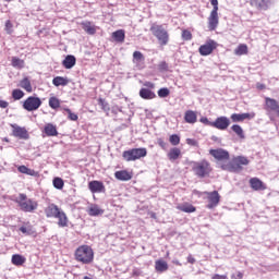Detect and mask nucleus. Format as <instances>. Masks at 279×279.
<instances>
[{"mask_svg": "<svg viewBox=\"0 0 279 279\" xmlns=\"http://www.w3.org/2000/svg\"><path fill=\"white\" fill-rule=\"evenodd\" d=\"M77 63V59L73 54H68L64 60L62 61V66L64 69H73L75 64Z\"/></svg>", "mask_w": 279, "mask_h": 279, "instance_id": "obj_20", "label": "nucleus"}, {"mask_svg": "<svg viewBox=\"0 0 279 279\" xmlns=\"http://www.w3.org/2000/svg\"><path fill=\"white\" fill-rule=\"evenodd\" d=\"M211 128H216V130H228L230 128V119L226 116L218 117L211 124Z\"/></svg>", "mask_w": 279, "mask_h": 279, "instance_id": "obj_13", "label": "nucleus"}, {"mask_svg": "<svg viewBox=\"0 0 279 279\" xmlns=\"http://www.w3.org/2000/svg\"><path fill=\"white\" fill-rule=\"evenodd\" d=\"M174 265H180V262H174Z\"/></svg>", "mask_w": 279, "mask_h": 279, "instance_id": "obj_60", "label": "nucleus"}, {"mask_svg": "<svg viewBox=\"0 0 279 279\" xmlns=\"http://www.w3.org/2000/svg\"><path fill=\"white\" fill-rule=\"evenodd\" d=\"M171 145H180V135L178 134H172L169 138Z\"/></svg>", "mask_w": 279, "mask_h": 279, "instance_id": "obj_46", "label": "nucleus"}, {"mask_svg": "<svg viewBox=\"0 0 279 279\" xmlns=\"http://www.w3.org/2000/svg\"><path fill=\"white\" fill-rule=\"evenodd\" d=\"M265 110H267V112L269 114H276L277 117H279V104L277 102L276 99L266 97L265 98Z\"/></svg>", "mask_w": 279, "mask_h": 279, "instance_id": "obj_12", "label": "nucleus"}, {"mask_svg": "<svg viewBox=\"0 0 279 279\" xmlns=\"http://www.w3.org/2000/svg\"><path fill=\"white\" fill-rule=\"evenodd\" d=\"M11 64L14 69H25V61L17 57H12Z\"/></svg>", "mask_w": 279, "mask_h": 279, "instance_id": "obj_30", "label": "nucleus"}, {"mask_svg": "<svg viewBox=\"0 0 279 279\" xmlns=\"http://www.w3.org/2000/svg\"><path fill=\"white\" fill-rule=\"evenodd\" d=\"M231 279H243V272L239 271L236 276L232 275Z\"/></svg>", "mask_w": 279, "mask_h": 279, "instance_id": "obj_55", "label": "nucleus"}, {"mask_svg": "<svg viewBox=\"0 0 279 279\" xmlns=\"http://www.w3.org/2000/svg\"><path fill=\"white\" fill-rule=\"evenodd\" d=\"M185 123H197V114L193 110H187L184 116Z\"/></svg>", "mask_w": 279, "mask_h": 279, "instance_id": "obj_28", "label": "nucleus"}, {"mask_svg": "<svg viewBox=\"0 0 279 279\" xmlns=\"http://www.w3.org/2000/svg\"><path fill=\"white\" fill-rule=\"evenodd\" d=\"M63 110H64V112L68 113V119H69L70 121H77V119H80V117L77 116V113H73V111H71L70 108H64Z\"/></svg>", "mask_w": 279, "mask_h": 279, "instance_id": "obj_42", "label": "nucleus"}, {"mask_svg": "<svg viewBox=\"0 0 279 279\" xmlns=\"http://www.w3.org/2000/svg\"><path fill=\"white\" fill-rule=\"evenodd\" d=\"M99 215H104V209L99 208V206L94 205L88 210L89 217H99Z\"/></svg>", "mask_w": 279, "mask_h": 279, "instance_id": "obj_32", "label": "nucleus"}, {"mask_svg": "<svg viewBox=\"0 0 279 279\" xmlns=\"http://www.w3.org/2000/svg\"><path fill=\"white\" fill-rule=\"evenodd\" d=\"M14 27V25L12 24V22L10 20H8L5 22V32L7 34H12V32H14L12 28Z\"/></svg>", "mask_w": 279, "mask_h": 279, "instance_id": "obj_48", "label": "nucleus"}, {"mask_svg": "<svg viewBox=\"0 0 279 279\" xmlns=\"http://www.w3.org/2000/svg\"><path fill=\"white\" fill-rule=\"evenodd\" d=\"M23 213H34L38 208V203L32 198H27L26 194H19L15 201Z\"/></svg>", "mask_w": 279, "mask_h": 279, "instance_id": "obj_5", "label": "nucleus"}, {"mask_svg": "<svg viewBox=\"0 0 279 279\" xmlns=\"http://www.w3.org/2000/svg\"><path fill=\"white\" fill-rule=\"evenodd\" d=\"M98 106H100V108H101V110H104V112H110V104H108V101H106V99L99 98Z\"/></svg>", "mask_w": 279, "mask_h": 279, "instance_id": "obj_39", "label": "nucleus"}, {"mask_svg": "<svg viewBox=\"0 0 279 279\" xmlns=\"http://www.w3.org/2000/svg\"><path fill=\"white\" fill-rule=\"evenodd\" d=\"M25 97V92L22 89H13L12 90V98L14 101H20V99H23Z\"/></svg>", "mask_w": 279, "mask_h": 279, "instance_id": "obj_36", "label": "nucleus"}, {"mask_svg": "<svg viewBox=\"0 0 279 279\" xmlns=\"http://www.w3.org/2000/svg\"><path fill=\"white\" fill-rule=\"evenodd\" d=\"M111 112H112L113 114H119V112H123V109H122L121 107H119V106H113V107L111 108Z\"/></svg>", "mask_w": 279, "mask_h": 279, "instance_id": "obj_50", "label": "nucleus"}, {"mask_svg": "<svg viewBox=\"0 0 279 279\" xmlns=\"http://www.w3.org/2000/svg\"><path fill=\"white\" fill-rule=\"evenodd\" d=\"M235 56H245L247 54V45L241 44L240 46L236 47L234 50Z\"/></svg>", "mask_w": 279, "mask_h": 279, "instance_id": "obj_37", "label": "nucleus"}, {"mask_svg": "<svg viewBox=\"0 0 279 279\" xmlns=\"http://www.w3.org/2000/svg\"><path fill=\"white\" fill-rule=\"evenodd\" d=\"M20 86L21 88H23L24 90H26V93H32L34 89L32 87V82L29 81L28 77H24L21 82H20Z\"/></svg>", "mask_w": 279, "mask_h": 279, "instance_id": "obj_29", "label": "nucleus"}, {"mask_svg": "<svg viewBox=\"0 0 279 279\" xmlns=\"http://www.w3.org/2000/svg\"><path fill=\"white\" fill-rule=\"evenodd\" d=\"M215 49H217V43H215V40H209L205 45H202L198 51L201 56H210Z\"/></svg>", "mask_w": 279, "mask_h": 279, "instance_id": "obj_14", "label": "nucleus"}, {"mask_svg": "<svg viewBox=\"0 0 279 279\" xmlns=\"http://www.w3.org/2000/svg\"><path fill=\"white\" fill-rule=\"evenodd\" d=\"M52 184H53L54 189H57L58 191H62L64 189V180H62V178H60V177H56L52 180Z\"/></svg>", "mask_w": 279, "mask_h": 279, "instance_id": "obj_35", "label": "nucleus"}, {"mask_svg": "<svg viewBox=\"0 0 279 279\" xmlns=\"http://www.w3.org/2000/svg\"><path fill=\"white\" fill-rule=\"evenodd\" d=\"M210 4L214 9L208 17V28L213 32L217 29V25H219V0H210Z\"/></svg>", "mask_w": 279, "mask_h": 279, "instance_id": "obj_8", "label": "nucleus"}, {"mask_svg": "<svg viewBox=\"0 0 279 279\" xmlns=\"http://www.w3.org/2000/svg\"><path fill=\"white\" fill-rule=\"evenodd\" d=\"M209 154L218 162H223L226 160H230V153L223 148L210 149Z\"/></svg>", "mask_w": 279, "mask_h": 279, "instance_id": "obj_10", "label": "nucleus"}, {"mask_svg": "<svg viewBox=\"0 0 279 279\" xmlns=\"http://www.w3.org/2000/svg\"><path fill=\"white\" fill-rule=\"evenodd\" d=\"M147 156V148H132L129 150H124L122 157L126 162H132L134 160H141V158H145Z\"/></svg>", "mask_w": 279, "mask_h": 279, "instance_id": "obj_6", "label": "nucleus"}, {"mask_svg": "<svg viewBox=\"0 0 279 279\" xmlns=\"http://www.w3.org/2000/svg\"><path fill=\"white\" fill-rule=\"evenodd\" d=\"M4 1H7V3H10V1H12V0H4Z\"/></svg>", "mask_w": 279, "mask_h": 279, "instance_id": "obj_61", "label": "nucleus"}, {"mask_svg": "<svg viewBox=\"0 0 279 279\" xmlns=\"http://www.w3.org/2000/svg\"><path fill=\"white\" fill-rule=\"evenodd\" d=\"M187 263H190L191 265H194L195 264V259L193 258V256H189L187 257Z\"/></svg>", "mask_w": 279, "mask_h": 279, "instance_id": "obj_57", "label": "nucleus"}, {"mask_svg": "<svg viewBox=\"0 0 279 279\" xmlns=\"http://www.w3.org/2000/svg\"><path fill=\"white\" fill-rule=\"evenodd\" d=\"M140 97L142 99H156V93H154L151 89L149 88H142L140 90Z\"/></svg>", "mask_w": 279, "mask_h": 279, "instance_id": "obj_25", "label": "nucleus"}, {"mask_svg": "<svg viewBox=\"0 0 279 279\" xmlns=\"http://www.w3.org/2000/svg\"><path fill=\"white\" fill-rule=\"evenodd\" d=\"M150 32L154 36L157 37L159 45L165 46L169 43V32H167V28H165V26L154 24L150 27Z\"/></svg>", "mask_w": 279, "mask_h": 279, "instance_id": "obj_7", "label": "nucleus"}, {"mask_svg": "<svg viewBox=\"0 0 279 279\" xmlns=\"http://www.w3.org/2000/svg\"><path fill=\"white\" fill-rule=\"evenodd\" d=\"M170 93H171V92L169 90V88L162 87V88H160V89L157 92V95H158V97H160L161 99H165V97H169Z\"/></svg>", "mask_w": 279, "mask_h": 279, "instance_id": "obj_43", "label": "nucleus"}, {"mask_svg": "<svg viewBox=\"0 0 279 279\" xmlns=\"http://www.w3.org/2000/svg\"><path fill=\"white\" fill-rule=\"evenodd\" d=\"M155 269L158 274H165V271L169 270V264L162 259H158L155 262Z\"/></svg>", "mask_w": 279, "mask_h": 279, "instance_id": "obj_21", "label": "nucleus"}, {"mask_svg": "<svg viewBox=\"0 0 279 279\" xmlns=\"http://www.w3.org/2000/svg\"><path fill=\"white\" fill-rule=\"evenodd\" d=\"M74 258L82 265H90L95 260V252L89 245H81L75 250Z\"/></svg>", "mask_w": 279, "mask_h": 279, "instance_id": "obj_3", "label": "nucleus"}, {"mask_svg": "<svg viewBox=\"0 0 279 279\" xmlns=\"http://www.w3.org/2000/svg\"><path fill=\"white\" fill-rule=\"evenodd\" d=\"M169 64H167L165 61L159 63V71H168Z\"/></svg>", "mask_w": 279, "mask_h": 279, "instance_id": "obj_51", "label": "nucleus"}, {"mask_svg": "<svg viewBox=\"0 0 279 279\" xmlns=\"http://www.w3.org/2000/svg\"><path fill=\"white\" fill-rule=\"evenodd\" d=\"M44 132L46 136H58V129L51 123L45 125Z\"/></svg>", "mask_w": 279, "mask_h": 279, "instance_id": "obj_26", "label": "nucleus"}, {"mask_svg": "<svg viewBox=\"0 0 279 279\" xmlns=\"http://www.w3.org/2000/svg\"><path fill=\"white\" fill-rule=\"evenodd\" d=\"M157 143H158L159 147H161V149H167V147L169 146V144L167 142H165L162 138H158Z\"/></svg>", "mask_w": 279, "mask_h": 279, "instance_id": "obj_49", "label": "nucleus"}, {"mask_svg": "<svg viewBox=\"0 0 279 279\" xmlns=\"http://www.w3.org/2000/svg\"><path fill=\"white\" fill-rule=\"evenodd\" d=\"M245 119H254V113H233L231 116L233 123H241V121H245Z\"/></svg>", "mask_w": 279, "mask_h": 279, "instance_id": "obj_18", "label": "nucleus"}, {"mask_svg": "<svg viewBox=\"0 0 279 279\" xmlns=\"http://www.w3.org/2000/svg\"><path fill=\"white\" fill-rule=\"evenodd\" d=\"M112 38L116 43H125V31L119 29L113 32Z\"/></svg>", "mask_w": 279, "mask_h": 279, "instance_id": "obj_27", "label": "nucleus"}, {"mask_svg": "<svg viewBox=\"0 0 279 279\" xmlns=\"http://www.w3.org/2000/svg\"><path fill=\"white\" fill-rule=\"evenodd\" d=\"M192 171L196 178H208L213 171V168L210 167V162L206 159H203L201 161H193L192 162Z\"/></svg>", "mask_w": 279, "mask_h": 279, "instance_id": "obj_4", "label": "nucleus"}, {"mask_svg": "<svg viewBox=\"0 0 279 279\" xmlns=\"http://www.w3.org/2000/svg\"><path fill=\"white\" fill-rule=\"evenodd\" d=\"M83 279H93V278H90V277H88V276H85V277H83Z\"/></svg>", "mask_w": 279, "mask_h": 279, "instance_id": "obj_59", "label": "nucleus"}, {"mask_svg": "<svg viewBox=\"0 0 279 279\" xmlns=\"http://www.w3.org/2000/svg\"><path fill=\"white\" fill-rule=\"evenodd\" d=\"M84 32H86V34H88L89 36H95V34H97V28H95V25H93L90 22L86 21L81 23Z\"/></svg>", "mask_w": 279, "mask_h": 279, "instance_id": "obj_23", "label": "nucleus"}, {"mask_svg": "<svg viewBox=\"0 0 279 279\" xmlns=\"http://www.w3.org/2000/svg\"><path fill=\"white\" fill-rule=\"evenodd\" d=\"M181 213H195L196 208L195 206L191 204H184L178 207Z\"/></svg>", "mask_w": 279, "mask_h": 279, "instance_id": "obj_38", "label": "nucleus"}, {"mask_svg": "<svg viewBox=\"0 0 279 279\" xmlns=\"http://www.w3.org/2000/svg\"><path fill=\"white\" fill-rule=\"evenodd\" d=\"M45 215L48 219H58L59 228H66V226H69V218L66 217V214L59 209L56 204L48 205L45 209Z\"/></svg>", "mask_w": 279, "mask_h": 279, "instance_id": "obj_2", "label": "nucleus"}, {"mask_svg": "<svg viewBox=\"0 0 279 279\" xmlns=\"http://www.w3.org/2000/svg\"><path fill=\"white\" fill-rule=\"evenodd\" d=\"M231 130L240 137V138H245V135L243 134V128L239 124H233L231 126Z\"/></svg>", "mask_w": 279, "mask_h": 279, "instance_id": "obj_40", "label": "nucleus"}, {"mask_svg": "<svg viewBox=\"0 0 279 279\" xmlns=\"http://www.w3.org/2000/svg\"><path fill=\"white\" fill-rule=\"evenodd\" d=\"M20 232H22V234H25L26 236H29L34 233V231H32V226L29 225L27 227L25 226L20 227Z\"/></svg>", "mask_w": 279, "mask_h": 279, "instance_id": "obj_44", "label": "nucleus"}, {"mask_svg": "<svg viewBox=\"0 0 279 279\" xmlns=\"http://www.w3.org/2000/svg\"><path fill=\"white\" fill-rule=\"evenodd\" d=\"M182 39L183 40H192L193 39V34H191L190 31L184 29L182 32Z\"/></svg>", "mask_w": 279, "mask_h": 279, "instance_id": "obj_47", "label": "nucleus"}, {"mask_svg": "<svg viewBox=\"0 0 279 279\" xmlns=\"http://www.w3.org/2000/svg\"><path fill=\"white\" fill-rule=\"evenodd\" d=\"M250 184L253 191H265V189H267V185H265V183L258 178L250 179Z\"/></svg>", "mask_w": 279, "mask_h": 279, "instance_id": "obj_17", "label": "nucleus"}, {"mask_svg": "<svg viewBox=\"0 0 279 279\" xmlns=\"http://www.w3.org/2000/svg\"><path fill=\"white\" fill-rule=\"evenodd\" d=\"M13 136H15V138L22 140V141L29 140V133L27 132V129L19 126V125H13Z\"/></svg>", "mask_w": 279, "mask_h": 279, "instance_id": "obj_15", "label": "nucleus"}, {"mask_svg": "<svg viewBox=\"0 0 279 279\" xmlns=\"http://www.w3.org/2000/svg\"><path fill=\"white\" fill-rule=\"evenodd\" d=\"M48 106L52 110H58V108H60V100L58 99V97L52 96V97L49 98Z\"/></svg>", "mask_w": 279, "mask_h": 279, "instance_id": "obj_34", "label": "nucleus"}, {"mask_svg": "<svg viewBox=\"0 0 279 279\" xmlns=\"http://www.w3.org/2000/svg\"><path fill=\"white\" fill-rule=\"evenodd\" d=\"M145 86H148V88H154V83H146Z\"/></svg>", "mask_w": 279, "mask_h": 279, "instance_id": "obj_58", "label": "nucleus"}, {"mask_svg": "<svg viewBox=\"0 0 279 279\" xmlns=\"http://www.w3.org/2000/svg\"><path fill=\"white\" fill-rule=\"evenodd\" d=\"M43 106V100L37 96H29L24 100L22 108L27 112H34L38 110Z\"/></svg>", "mask_w": 279, "mask_h": 279, "instance_id": "obj_9", "label": "nucleus"}, {"mask_svg": "<svg viewBox=\"0 0 279 279\" xmlns=\"http://www.w3.org/2000/svg\"><path fill=\"white\" fill-rule=\"evenodd\" d=\"M180 154H182L180 148L178 147L171 148L170 151L168 153V158L169 160H178V158H180Z\"/></svg>", "mask_w": 279, "mask_h": 279, "instance_id": "obj_33", "label": "nucleus"}, {"mask_svg": "<svg viewBox=\"0 0 279 279\" xmlns=\"http://www.w3.org/2000/svg\"><path fill=\"white\" fill-rule=\"evenodd\" d=\"M90 193H106V185L101 181H90L88 183Z\"/></svg>", "mask_w": 279, "mask_h": 279, "instance_id": "obj_16", "label": "nucleus"}, {"mask_svg": "<svg viewBox=\"0 0 279 279\" xmlns=\"http://www.w3.org/2000/svg\"><path fill=\"white\" fill-rule=\"evenodd\" d=\"M17 171L20 173H24L25 175H34V170L27 168V166H20Z\"/></svg>", "mask_w": 279, "mask_h": 279, "instance_id": "obj_41", "label": "nucleus"}, {"mask_svg": "<svg viewBox=\"0 0 279 279\" xmlns=\"http://www.w3.org/2000/svg\"><path fill=\"white\" fill-rule=\"evenodd\" d=\"M8 106H10V102L5 100H0V108H8Z\"/></svg>", "mask_w": 279, "mask_h": 279, "instance_id": "obj_54", "label": "nucleus"}, {"mask_svg": "<svg viewBox=\"0 0 279 279\" xmlns=\"http://www.w3.org/2000/svg\"><path fill=\"white\" fill-rule=\"evenodd\" d=\"M271 0H251V5L257 8V10H267Z\"/></svg>", "mask_w": 279, "mask_h": 279, "instance_id": "obj_19", "label": "nucleus"}, {"mask_svg": "<svg viewBox=\"0 0 279 279\" xmlns=\"http://www.w3.org/2000/svg\"><path fill=\"white\" fill-rule=\"evenodd\" d=\"M187 145H191L192 147H197V141L193 138L186 140Z\"/></svg>", "mask_w": 279, "mask_h": 279, "instance_id": "obj_53", "label": "nucleus"}, {"mask_svg": "<svg viewBox=\"0 0 279 279\" xmlns=\"http://www.w3.org/2000/svg\"><path fill=\"white\" fill-rule=\"evenodd\" d=\"M206 194L208 199L206 208H208L209 210H213V208H217V206H219V202H221V196L219 195V192H206Z\"/></svg>", "mask_w": 279, "mask_h": 279, "instance_id": "obj_11", "label": "nucleus"}, {"mask_svg": "<svg viewBox=\"0 0 279 279\" xmlns=\"http://www.w3.org/2000/svg\"><path fill=\"white\" fill-rule=\"evenodd\" d=\"M256 87L258 90H265V84L257 83Z\"/></svg>", "mask_w": 279, "mask_h": 279, "instance_id": "obj_56", "label": "nucleus"}, {"mask_svg": "<svg viewBox=\"0 0 279 279\" xmlns=\"http://www.w3.org/2000/svg\"><path fill=\"white\" fill-rule=\"evenodd\" d=\"M247 165H250V159H247V157L236 156L228 163H222L220 169H222V171H229V173H241L243 167H247Z\"/></svg>", "mask_w": 279, "mask_h": 279, "instance_id": "obj_1", "label": "nucleus"}, {"mask_svg": "<svg viewBox=\"0 0 279 279\" xmlns=\"http://www.w3.org/2000/svg\"><path fill=\"white\" fill-rule=\"evenodd\" d=\"M201 123H204L205 125H210V128H213V122H210L206 117L201 118Z\"/></svg>", "mask_w": 279, "mask_h": 279, "instance_id": "obj_52", "label": "nucleus"}, {"mask_svg": "<svg viewBox=\"0 0 279 279\" xmlns=\"http://www.w3.org/2000/svg\"><path fill=\"white\" fill-rule=\"evenodd\" d=\"M53 86H66L69 84V78L63 76H56L52 80Z\"/></svg>", "mask_w": 279, "mask_h": 279, "instance_id": "obj_31", "label": "nucleus"}, {"mask_svg": "<svg viewBox=\"0 0 279 279\" xmlns=\"http://www.w3.org/2000/svg\"><path fill=\"white\" fill-rule=\"evenodd\" d=\"M133 60H135L136 62H141V61L145 60V57L143 56V52H141V51H134Z\"/></svg>", "mask_w": 279, "mask_h": 279, "instance_id": "obj_45", "label": "nucleus"}, {"mask_svg": "<svg viewBox=\"0 0 279 279\" xmlns=\"http://www.w3.org/2000/svg\"><path fill=\"white\" fill-rule=\"evenodd\" d=\"M26 260H27V258H25V256H23L21 254H14L11 257V263H12V265H15V267H21V266L25 265Z\"/></svg>", "mask_w": 279, "mask_h": 279, "instance_id": "obj_22", "label": "nucleus"}, {"mask_svg": "<svg viewBox=\"0 0 279 279\" xmlns=\"http://www.w3.org/2000/svg\"><path fill=\"white\" fill-rule=\"evenodd\" d=\"M114 177L117 180H120L121 182H128L132 178V174L126 170H120L116 171Z\"/></svg>", "mask_w": 279, "mask_h": 279, "instance_id": "obj_24", "label": "nucleus"}]
</instances>
